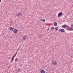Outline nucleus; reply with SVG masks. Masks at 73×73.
Wrapping results in <instances>:
<instances>
[{"label":"nucleus","instance_id":"39448f33","mask_svg":"<svg viewBox=\"0 0 73 73\" xmlns=\"http://www.w3.org/2000/svg\"><path fill=\"white\" fill-rule=\"evenodd\" d=\"M73 29L72 28H68L67 29V31H72V30H73Z\"/></svg>","mask_w":73,"mask_h":73},{"label":"nucleus","instance_id":"7ed1b4c3","mask_svg":"<svg viewBox=\"0 0 73 73\" xmlns=\"http://www.w3.org/2000/svg\"><path fill=\"white\" fill-rule=\"evenodd\" d=\"M17 32H18V31L17 30V29H15L14 30H13V32L14 33H17Z\"/></svg>","mask_w":73,"mask_h":73},{"label":"nucleus","instance_id":"6e6552de","mask_svg":"<svg viewBox=\"0 0 73 73\" xmlns=\"http://www.w3.org/2000/svg\"><path fill=\"white\" fill-rule=\"evenodd\" d=\"M23 38V40H26V38H27V36H24Z\"/></svg>","mask_w":73,"mask_h":73},{"label":"nucleus","instance_id":"f257e3e1","mask_svg":"<svg viewBox=\"0 0 73 73\" xmlns=\"http://www.w3.org/2000/svg\"><path fill=\"white\" fill-rule=\"evenodd\" d=\"M62 12H60L59 13H58V17H60V16H62Z\"/></svg>","mask_w":73,"mask_h":73},{"label":"nucleus","instance_id":"9b49d317","mask_svg":"<svg viewBox=\"0 0 73 73\" xmlns=\"http://www.w3.org/2000/svg\"><path fill=\"white\" fill-rule=\"evenodd\" d=\"M54 29H55V28H54V27H52L51 28L52 30H54Z\"/></svg>","mask_w":73,"mask_h":73},{"label":"nucleus","instance_id":"cd10ccee","mask_svg":"<svg viewBox=\"0 0 73 73\" xmlns=\"http://www.w3.org/2000/svg\"><path fill=\"white\" fill-rule=\"evenodd\" d=\"M17 52H16V53H17Z\"/></svg>","mask_w":73,"mask_h":73},{"label":"nucleus","instance_id":"a211bd4d","mask_svg":"<svg viewBox=\"0 0 73 73\" xmlns=\"http://www.w3.org/2000/svg\"><path fill=\"white\" fill-rule=\"evenodd\" d=\"M16 56V54H14L13 56L12 57V58H15V56Z\"/></svg>","mask_w":73,"mask_h":73},{"label":"nucleus","instance_id":"393cba45","mask_svg":"<svg viewBox=\"0 0 73 73\" xmlns=\"http://www.w3.org/2000/svg\"><path fill=\"white\" fill-rule=\"evenodd\" d=\"M71 58H72V56H71Z\"/></svg>","mask_w":73,"mask_h":73},{"label":"nucleus","instance_id":"aec40b11","mask_svg":"<svg viewBox=\"0 0 73 73\" xmlns=\"http://www.w3.org/2000/svg\"><path fill=\"white\" fill-rule=\"evenodd\" d=\"M21 46H20V47H19V48L18 49H20V48H21Z\"/></svg>","mask_w":73,"mask_h":73},{"label":"nucleus","instance_id":"b1692460","mask_svg":"<svg viewBox=\"0 0 73 73\" xmlns=\"http://www.w3.org/2000/svg\"><path fill=\"white\" fill-rule=\"evenodd\" d=\"M15 54V55H16V54H17L16 53Z\"/></svg>","mask_w":73,"mask_h":73},{"label":"nucleus","instance_id":"4be33fe9","mask_svg":"<svg viewBox=\"0 0 73 73\" xmlns=\"http://www.w3.org/2000/svg\"><path fill=\"white\" fill-rule=\"evenodd\" d=\"M54 26H55V22H54Z\"/></svg>","mask_w":73,"mask_h":73},{"label":"nucleus","instance_id":"dca6fc26","mask_svg":"<svg viewBox=\"0 0 73 73\" xmlns=\"http://www.w3.org/2000/svg\"><path fill=\"white\" fill-rule=\"evenodd\" d=\"M18 60V59L17 58H16L15 59V61H17Z\"/></svg>","mask_w":73,"mask_h":73},{"label":"nucleus","instance_id":"f3484780","mask_svg":"<svg viewBox=\"0 0 73 73\" xmlns=\"http://www.w3.org/2000/svg\"><path fill=\"white\" fill-rule=\"evenodd\" d=\"M57 23L56 22H55V26H57Z\"/></svg>","mask_w":73,"mask_h":73},{"label":"nucleus","instance_id":"20e7f679","mask_svg":"<svg viewBox=\"0 0 73 73\" xmlns=\"http://www.w3.org/2000/svg\"><path fill=\"white\" fill-rule=\"evenodd\" d=\"M21 13H18L16 14V16L17 17H19L21 16Z\"/></svg>","mask_w":73,"mask_h":73},{"label":"nucleus","instance_id":"bb28decb","mask_svg":"<svg viewBox=\"0 0 73 73\" xmlns=\"http://www.w3.org/2000/svg\"><path fill=\"white\" fill-rule=\"evenodd\" d=\"M1 3V1H0V3Z\"/></svg>","mask_w":73,"mask_h":73},{"label":"nucleus","instance_id":"6ab92c4d","mask_svg":"<svg viewBox=\"0 0 73 73\" xmlns=\"http://www.w3.org/2000/svg\"><path fill=\"white\" fill-rule=\"evenodd\" d=\"M71 28H73V24L71 25Z\"/></svg>","mask_w":73,"mask_h":73},{"label":"nucleus","instance_id":"1a4fd4ad","mask_svg":"<svg viewBox=\"0 0 73 73\" xmlns=\"http://www.w3.org/2000/svg\"><path fill=\"white\" fill-rule=\"evenodd\" d=\"M52 64L54 65H55V61H53L52 62Z\"/></svg>","mask_w":73,"mask_h":73},{"label":"nucleus","instance_id":"423d86ee","mask_svg":"<svg viewBox=\"0 0 73 73\" xmlns=\"http://www.w3.org/2000/svg\"><path fill=\"white\" fill-rule=\"evenodd\" d=\"M9 29L10 30H11V31H13L14 29H15V28H12L11 27H10L9 28Z\"/></svg>","mask_w":73,"mask_h":73},{"label":"nucleus","instance_id":"a878e982","mask_svg":"<svg viewBox=\"0 0 73 73\" xmlns=\"http://www.w3.org/2000/svg\"><path fill=\"white\" fill-rule=\"evenodd\" d=\"M0 1H1V0H0Z\"/></svg>","mask_w":73,"mask_h":73},{"label":"nucleus","instance_id":"ddd939ff","mask_svg":"<svg viewBox=\"0 0 73 73\" xmlns=\"http://www.w3.org/2000/svg\"><path fill=\"white\" fill-rule=\"evenodd\" d=\"M13 60H14V58H13L12 57V60H11V62H12V61H13Z\"/></svg>","mask_w":73,"mask_h":73},{"label":"nucleus","instance_id":"9d476101","mask_svg":"<svg viewBox=\"0 0 73 73\" xmlns=\"http://www.w3.org/2000/svg\"><path fill=\"white\" fill-rule=\"evenodd\" d=\"M18 71L19 72H21V69L20 68H18Z\"/></svg>","mask_w":73,"mask_h":73},{"label":"nucleus","instance_id":"5701e85b","mask_svg":"<svg viewBox=\"0 0 73 73\" xmlns=\"http://www.w3.org/2000/svg\"><path fill=\"white\" fill-rule=\"evenodd\" d=\"M57 64V63H55V65H56Z\"/></svg>","mask_w":73,"mask_h":73},{"label":"nucleus","instance_id":"f03ea898","mask_svg":"<svg viewBox=\"0 0 73 73\" xmlns=\"http://www.w3.org/2000/svg\"><path fill=\"white\" fill-rule=\"evenodd\" d=\"M59 31H60V32L63 33L65 32V30H64V29H60L59 30Z\"/></svg>","mask_w":73,"mask_h":73},{"label":"nucleus","instance_id":"f8f14e48","mask_svg":"<svg viewBox=\"0 0 73 73\" xmlns=\"http://www.w3.org/2000/svg\"><path fill=\"white\" fill-rule=\"evenodd\" d=\"M55 29L56 30V31H58V28L57 27H56L55 28Z\"/></svg>","mask_w":73,"mask_h":73},{"label":"nucleus","instance_id":"2eb2a0df","mask_svg":"<svg viewBox=\"0 0 73 73\" xmlns=\"http://www.w3.org/2000/svg\"><path fill=\"white\" fill-rule=\"evenodd\" d=\"M39 38H42V36H41V35H40Z\"/></svg>","mask_w":73,"mask_h":73},{"label":"nucleus","instance_id":"412c9836","mask_svg":"<svg viewBox=\"0 0 73 73\" xmlns=\"http://www.w3.org/2000/svg\"><path fill=\"white\" fill-rule=\"evenodd\" d=\"M19 48H18V50H17V52H18V51L19 50Z\"/></svg>","mask_w":73,"mask_h":73},{"label":"nucleus","instance_id":"0eeeda50","mask_svg":"<svg viewBox=\"0 0 73 73\" xmlns=\"http://www.w3.org/2000/svg\"><path fill=\"white\" fill-rule=\"evenodd\" d=\"M62 28H66V25H64L62 26Z\"/></svg>","mask_w":73,"mask_h":73},{"label":"nucleus","instance_id":"4468645a","mask_svg":"<svg viewBox=\"0 0 73 73\" xmlns=\"http://www.w3.org/2000/svg\"><path fill=\"white\" fill-rule=\"evenodd\" d=\"M41 21H43V22H45V19H41Z\"/></svg>","mask_w":73,"mask_h":73}]
</instances>
